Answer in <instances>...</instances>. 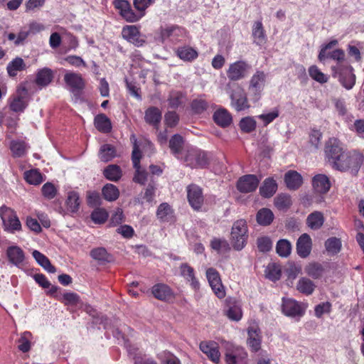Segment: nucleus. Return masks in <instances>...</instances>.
Returning <instances> with one entry per match:
<instances>
[{
    "instance_id": "f257e3e1",
    "label": "nucleus",
    "mask_w": 364,
    "mask_h": 364,
    "mask_svg": "<svg viewBox=\"0 0 364 364\" xmlns=\"http://www.w3.org/2000/svg\"><path fill=\"white\" fill-rule=\"evenodd\" d=\"M154 3L151 0H134V8L139 11L135 13L130 4L126 0H114L113 4L119 10L120 15L127 22H136L144 16L145 10Z\"/></svg>"
},
{
    "instance_id": "f03ea898",
    "label": "nucleus",
    "mask_w": 364,
    "mask_h": 364,
    "mask_svg": "<svg viewBox=\"0 0 364 364\" xmlns=\"http://www.w3.org/2000/svg\"><path fill=\"white\" fill-rule=\"evenodd\" d=\"M363 162V155L356 150L345 151L334 161L333 168L342 171H350L356 175Z\"/></svg>"
},
{
    "instance_id": "7ed1b4c3",
    "label": "nucleus",
    "mask_w": 364,
    "mask_h": 364,
    "mask_svg": "<svg viewBox=\"0 0 364 364\" xmlns=\"http://www.w3.org/2000/svg\"><path fill=\"white\" fill-rule=\"evenodd\" d=\"M226 91L230 95V105L237 111L241 112L250 107L247 93L244 88L235 82H228Z\"/></svg>"
},
{
    "instance_id": "20e7f679",
    "label": "nucleus",
    "mask_w": 364,
    "mask_h": 364,
    "mask_svg": "<svg viewBox=\"0 0 364 364\" xmlns=\"http://www.w3.org/2000/svg\"><path fill=\"white\" fill-rule=\"evenodd\" d=\"M247 226L246 221L238 220L234 223L231 231V243L236 250H241L244 248L247 239Z\"/></svg>"
},
{
    "instance_id": "39448f33",
    "label": "nucleus",
    "mask_w": 364,
    "mask_h": 364,
    "mask_svg": "<svg viewBox=\"0 0 364 364\" xmlns=\"http://www.w3.org/2000/svg\"><path fill=\"white\" fill-rule=\"evenodd\" d=\"M0 216L3 221L4 230L10 233L21 230V223L16 213L7 207L0 208Z\"/></svg>"
},
{
    "instance_id": "423d86ee",
    "label": "nucleus",
    "mask_w": 364,
    "mask_h": 364,
    "mask_svg": "<svg viewBox=\"0 0 364 364\" xmlns=\"http://www.w3.org/2000/svg\"><path fill=\"white\" fill-rule=\"evenodd\" d=\"M250 66L243 60L236 61L231 63L227 70V76L231 81H237L245 78Z\"/></svg>"
},
{
    "instance_id": "0eeeda50",
    "label": "nucleus",
    "mask_w": 364,
    "mask_h": 364,
    "mask_svg": "<svg viewBox=\"0 0 364 364\" xmlns=\"http://www.w3.org/2000/svg\"><path fill=\"white\" fill-rule=\"evenodd\" d=\"M247 353L244 348L232 346L226 349L225 360L227 364H247Z\"/></svg>"
},
{
    "instance_id": "6e6552de",
    "label": "nucleus",
    "mask_w": 364,
    "mask_h": 364,
    "mask_svg": "<svg viewBox=\"0 0 364 364\" xmlns=\"http://www.w3.org/2000/svg\"><path fill=\"white\" fill-rule=\"evenodd\" d=\"M122 36L137 47L142 46L146 42L144 36L141 34L139 28L135 25L124 26L122 30Z\"/></svg>"
},
{
    "instance_id": "1a4fd4ad",
    "label": "nucleus",
    "mask_w": 364,
    "mask_h": 364,
    "mask_svg": "<svg viewBox=\"0 0 364 364\" xmlns=\"http://www.w3.org/2000/svg\"><path fill=\"white\" fill-rule=\"evenodd\" d=\"M141 158V154L139 149V146L135 141L134 144L132 154V160L133 163L134 168L136 169V173L134 177V181L136 183L144 185L147 181L148 173L144 171L141 170L140 167V159Z\"/></svg>"
},
{
    "instance_id": "9d476101",
    "label": "nucleus",
    "mask_w": 364,
    "mask_h": 364,
    "mask_svg": "<svg viewBox=\"0 0 364 364\" xmlns=\"http://www.w3.org/2000/svg\"><path fill=\"white\" fill-rule=\"evenodd\" d=\"M206 277L215 294L219 299L225 297V291L218 271L214 268H208L206 271Z\"/></svg>"
},
{
    "instance_id": "9b49d317",
    "label": "nucleus",
    "mask_w": 364,
    "mask_h": 364,
    "mask_svg": "<svg viewBox=\"0 0 364 364\" xmlns=\"http://www.w3.org/2000/svg\"><path fill=\"white\" fill-rule=\"evenodd\" d=\"M346 149L342 146L341 141L336 139H330L325 146V153L329 162L333 165Z\"/></svg>"
},
{
    "instance_id": "f8f14e48",
    "label": "nucleus",
    "mask_w": 364,
    "mask_h": 364,
    "mask_svg": "<svg viewBox=\"0 0 364 364\" xmlns=\"http://www.w3.org/2000/svg\"><path fill=\"white\" fill-rule=\"evenodd\" d=\"M185 161L191 168H203L208 164L205 152L200 150L191 149L186 156Z\"/></svg>"
},
{
    "instance_id": "ddd939ff",
    "label": "nucleus",
    "mask_w": 364,
    "mask_h": 364,
    "mask_svg": "<svg viewBox=\"0 0 364 364\" xmlns=\"http://www.w3.org/2000/svg\"><path fill=\"white\" fill-rule=\"evenodd\" d=\"M282 311L287 316L300 317L304 314L305 308L295 300L283 299Z\"/></svg>"
},
{
    "instance_id": "4468645a",
    "label": "nucleus",
    "mask_w": 364,
    "mask_h": 364,
    "mask_svg": "<svg viewBox=\"0 0 364 364\" xmlns=\"http://www.w3.org/2000/svg\"><path fill=\"white\" fill-rule=\"evenodd\" d=\"M248 338L247 343L252 352H257L261 347L262 335L258 326L251 325L247 328Z\"/></svg>"
},
{
    "instance_id": "2eb2a0df",
    "label": "nucleus",
    "mask_w": 364,
    "mask_h": 364,
    "mask_svg": "<svg viewBox=\"0 0 364 364\" xmlns=\"http://www.w3.org/2000/svg\"><path fill=\"white\" fill-rule=\"evenodd\" d=\"M188 200L194 210H199L203 203L202 189L196 185H190L187 188Z\"/></svg>"
},
{
    "instance_id": "dca6fc26",
    "label": "nucleus",
    "mask_w": 364,
    "mask_h": 364,
    "mask_svg": "<svg viewBox=\"0 0 364 364\" xmlns=\"http://www.w3.org/2000/svg\"><path fill=\"white\" fill-rule=\"evenodd\" d=\"M199 348L211 361L216 364L219 363L220 353L218 343L213 341H202L199 345Z\"/></svg>"
},
{
    "instance_id": "f3484780",
    "label": "nucleus",
    "mask_w": 364,
    "mask_h": 364,
    "mask_svg": "<svg viewBox=\"0 0 364 364\" xmlns=\"http://www.w3.org/2000/svg\"><path fill=\"white\" fill-rule=\"evenodd\" d=\"M259 180L255 175H245L237 181V189L242 193H250L256 190Z\"/></svg>"
},
{
    "instance_id": "a211bd4d",
    "label": "nucleus",
    "mask_w": 364,
    "mask_h": 364,
    "mask_svg": "<svg viewBox=\"0 0 364 364\" xmlns=\"http://www.w3.org/2000/svg\"><path fill=\"white\" fill-rule=\"evenodd\" d=\"M27 90L25 87L18 89L17 94L10 103V109L15 112H21L27 107Z\"/></svg>"
},
{
    "instance_id": "6ab92c4d",
    "label": "nucleus",
    "mask_w": 364,
    "mask_h": 364,
    "mask_svg": "<svg viewBox=\"0 0 364 364\" xmlns=\"http://www.w3.org/2000/svg\"><path fill=\"white\" fill-rule=\"evenodd\" d=\"M333 69L339 71V81L347 90H350L355 82V76L353 73V68L348 66L343 70L341 66Z\"/></svg>"
},
{
    "instance_id": "aec40b11",
    "label": "nucleus",
    "mask_w": 364,
    "mask_h": 364,
    "mask_svg": "<svg viewBox=\"0 0 364 364\" xmlns=\"http://www.w3.org/2000/svg\"><path fill=\"white\" fill-rule=\"evenodd\" d=\"M312 241L310 236L306 234H302L296 242V252L299 257L302 258L307 257L311 251Z\"/></svg>"
},
{
    "instance_id": "412c9836",
    "label": "nucleus",
    "mask_w": 364,
    "mask_h": 364,
    "mask_svg": "<svg viewBox=\"0 0 364 364\" xmlns=\"http://www.w3.org/2000/svg\"><path fill=\"white\" fill-rule=\"evenodd\" d=\"M266 81V74L263 71H257L251 77L249 89L259 96L262 91Z\"/></svg>"
},
{
    "instance_id": "4be33fe9",
    "label": "nucleus",
    "mask_w": 364,
    "mask_h": 364,
    "mask_svg": "<svg viewBox=\"0 0 364 364\" xmlns=\"http://www.w3.org/2000/svg\"><path fill=\"white\" fill-rule=\"evenodd\" d=\"M64 80L72 92L81 90L85 87L84 80L78 73L68 72L64 75Z\"/></svg>"
},
{
    "instance_id": "5701e85b",
    "label": "nucleus",
    "mask_w": 364,
    "mask_h": 364,
    "mask_svg": "<svg viewBox=\"0 0 364 364\" xmlns=\"http://www.w3.org/2000/svg\"><path fill=\"white\" fill-rule=\"evenodd\" d=\"M181 275L189 282L191 287L196 290L200 287V284L195 276L194 269L187 263H183L180 266Z\"/></svg>"
},
{
    "instance_id": "b1692460",
    "label": "nucleus",
    "mask_w": 364,
    "mask_h": 364,
    "mask_svg": "<svg viewBox=\"0 0 364 364\" xmlns=\"http://www.w3.org/2000/svg\"><path fill=\"white\" fill-rule=\"evenodd\" d=\"M312 185L316 192L319 193H327L331 188V182L325 174H317L312 179Z\"/></svg>"
},
{
    "instance_id": "393cba45",
    "label": "nucleus",
    "mask_w": 364,
    "mask_h": 364,
    "mask_svg": "<svg viewBox=\"0 0 364 364\" xmlns=\"http://www.w3.org/2000/svg\"><path fill=\"white\" fill-rule=\"evenodd\" d=\"M151 292L154 296L161 301H168L173 298L172 290L166 284H157L152 287Z\"/></svg>"
},
{
    "instance_id": "a878e982",
    "label": "nucleus",
    "mask_w": 364,
    "mask_h": 364,
    "mask_svg": "<svg viewBox=\"0 0 364 364\" xmlns=\"http://www.w3.org/2000/svg\"><path fill=\"white\" fill-rule=\"evenodd\" d=\"M284 181L289 189L296 190L302 185L303 178L297 171L291 170L285 173Z\"/></svg>"
},
{
    "instance_id": "bb28decb",
    "label": "nucleus",
    "mask_w": 364,
    "mask_h": 364,
    "mask_svg": "<svg viewBox=\"0 0 364 364\" xmlns=\"http://www.w3.org/2000/svg\"><path fill=\"white\" fill-rule=\"evenodd\" d=\"M156 215L162 222H173L174 220L173 210L167 203H163L158 207Z\"/></svg>"
},
{
    "instance_id": "cd10ccee",
    "label": "nucleus",
    "mask_w": 364,
    "mask_h": 364,
    "mask_svg": "<svg viewBox=\"0 0 364 364\" xmlns=\"http://www.w3.org/2000/svg\"><path fill=\"white\" fill-rule=\"evenodd\" d=\"M214 122L221 127H227L232 123V116L225 109H219L213 114Z\"/></svg>"
},
{
    "instance_id": "c85d7f7f",
    "label": "nucleus",
    "mask_w": 364,
    "mask_h": 364,
    "mask_svg": "<svg viewBox=\"0 0 364 364\" xmlns=\"http://www.w3.org/2000/svg\"><path fill=\"white\" fill-rule=\"evenodd\" d=\"M6 255L9 262L16 266L21 264L24 259L23 251L18 246L9 247Z\"/></svg>"
},
{
    "instance_id": "c756f323",
    "label": "nucleus",
    "mask_w": 364,
    "mask_h": 364,
    "mask_svg": "<svg viewBox=\"0 0 364 364\" xmlns=\"http://www.w3.org/2000/svg\"><path fill=\"white\" fill-rule=\"evenodd\" d=\"M183 29L177 26H169L161 28L160 30V36L162 41L168 38L173 40H178L179 36H183Z\"/></svg>"
},
{
    "instance_id": "7c9ffc66",
    "label": "nucleus",
    "mask_w": 364,
    "mask_h": 364,
    "mask_svg": "<svg viewBox=\"0 0 364 364\" xmlns=\"http://www.w3.org/2000/svg\"><path fill=\"white\" fill-rule=\"evenodd\" d=\"M277 190V183L272 178H266L259 188L260 194L264 198L272 197Z\"/></svg>"
},
{
    "instance_id": "2f4dec72",
    "label": "nucleus",
    "mask_w": 364,
    "mask_h": 364,
    "mask_svg": "<svg viewBox=\"0 0 364 364\" xmlns=\"http://www.w3.org/2000/svg\"><path fill=\"white\" fill-rule=\"evenodd\" d=\"M324 223V217L321 212L314 211L309 214L306 218V225L311 230L320 229Z\"/></svg>"
},
{
    "instance_id": "473e14b6",
    "label": "nucleus",
    "mask_w": 364,
    "mask_h": 364,
    "mask_svg": "<svg viewBox=\"0 0 364 364\" xmlns=\"http://www.w3.org/2000/svg\"><path fill=\"white\" fill-rule=\"evenodd\" d=\"M144 119L148 124L157 127L161 119V112L156 107H149L145 111Z\"/></svg>"
},
{
    "instance_id": "72a5a7b5",
    "label": "nucleus",
    "mask_w": 364,
    "mask_h": 364,
    "mask_svg": "<svg viewBox=\"0 0 364 364\" xmlns=\"http://www.w3.org/2000/svg\"><path fill=\"white\" fill-rule=\"evenodd\" d=\"M254 43L258 46L264 45L266 41V35L261 21H256L252 28Z\"/></svg>"
},
{
    "instance_id": "f704fd0d",
    "label": "nucleus",
    "mask_w": 364,
    "mask_h": 364,
    "mask_svg": "<svg viewBox=\"0 0 364 364\" xmlns=\"http://www.w3.org/2000/svg\"><path fill=\"white\" fill-rule=\"evenodd\" d=\"M26 65L21 58L17 57L11 61L6 68L7 73L10 77H15L18 72L25 70Z\"/></svg>"
},
{
    "instance_id": "c9c22d12",
    "label": "nucleus",
    "mask_w": 364,
    "mask_h": 364,
    "mask_svg": "<svg viewBox=\"0 0 364 364\" xmlns=\"http://www.w3.org/2000/svg\"><path fill=\"white\" fill-rule=\"evenodd\" d=\"M94 123L96 129L103 133H108L112 129L110 120L103 114L97 115Z\"/></svg>"
},
{
    "instance_id": "e433bc0d",
    "label": "nucleus",
    "mask_w": 364,
    "mask_h": 364,
    "mask_svg": "<svg viewBox=\"0 0 364 364\" xmlns=\"http://www.w3.org/2000/svg\"><path fill=\"white\" fill-rule=\"evenodd\" d=\"M117 156V151L111 144H103L100 149L99 157L102 161L107 162L111 161Z\"/></svg>"
},
{
    "instance_id": "4c0bfd02",
    "label": "nucleus",
    "mask_w": 364,
    "mask_h": 364,
    "mask_svg": "<svg viewBox=\"0 0 364 364\" xmlns=\"http://www.w3.org/2000/svg\"><path fill=\"white\" fill-rule=\"evenodd\" d=\"M33 257L35 258L36 262L43 267L48 272L54 273L56 269L54 266H53L48 259L44 255L41 253L38 250H34L32 253Z\"/></svg>"
},
{
    "instance_id": "58836bf2",
    "label": "nucleus",
    "mask_w": 364,
    "mask_h": 364,
    "mask_svg": "<svg viewBox=\"0 0 364 364\" xmlns=\"http://www.w3.org/2000/svg\"><path fill=\"white\" fill-rule=\"evenodd\" d=\"M315 287L314 283L306 277L301 278L296 284L297 290L306 295H311L314 292Z\"/></svg>"
},
{
    "instance_id": "ea45409f",
    "label": "nucleus",
    "mask_w": 364,
    "mask_h": 364,
    "mask_svg": "<svg viewBox=\"0 0 364 364\" xmlns=\"http://www.w3.org/2000/svg\"><path fill=\"white\" fill-rule=\"evenodd\" d=\"M53 79V73L49 68H43L40 70L36 75V82L39 86L48 85Z\"/></svg>"
},
{
    "instance_id": "a19ab883",
    "label": "nucleus",
    "mask_w": 364,
    "mask_h": 364,
    "mask_svg": "<svg viewBox=\"0 0 364 364\" xmlns=\"http://www.w3.org/2000/svg\"><path fill=\"white\" fill-rule=\"evenodd\" d=\"M341 240L336 237L328 238L325 242L326 250L330 255L338 254L341 251Z\"/></svg>"
},
{
    "instance_id": "79ce46f5",
    "label": "nucleus",
    "mask_w": 364,
    "mask_h": 364,
    "mask_svg": "<svg viewBox=\"0 0 364 364\" xmlns=\"http://www.w3.org/2000/svg\"><path fill=\"white\" fill-rule=\"evenodd\" d=\"M104 198L108 201L116 200L119 196V191L117 187L112 183L106 184L102 190Z\"/></svg>"
},
{
    "instance_id": "37998d69",
    "label": "nucleus",
    "mask_w": 364,
    "mask_h": 364,
    "mask_svg": "<svg viewBox=\"0 0 364 364\" xmlns=\"http://www.w3.org/2000/svg\"><path fill=\"white\" fill-rule=\"evenodd\" d=\"M274 219V214L268 208H262L257 213V221L261 225H269Z\"/></svg>"
},
{
    "instance_id": "c03bdc74",
    "label": "nucleus",
    "mask_w": 364,
    "mask_h": 364,
    "mask_svg": "<svg viewBox=\"0 0 364 364\" xmlns=\"http://www.w3.org/2000/svg\"><path fill=\"white\" fill-rule=\"evenodd\" d=\"M324 272L323 266L317 262L309 264L305 267V272L314 279H318L322 277Z\"/></svg>"
},
{
    "instance_id": "a18cd8bd",
    "label": "nucleus",
    "mask_w": 364,
    "mask_h": 364,
    "mask_svg": "<svg viewBox=\"0 0 364 364\" xmlns=\"http://www.w3.org/2000/svg\"><path fill=\"white\" fill-rule=\"evenodd\" d=\"M65 203L69 211L72 213L77 212L80 206L79 194L75 191L69 192Z\"/></svg>"
},
{
    "instance_id": "49530a36",
    "label": "nucleus",
    "mask_w": 364,
    "mask_h": 364,
    "mask_svg": "<svg viewBox=\"0 0 364 364\" xmlns=\"http://www.w3.org/2000/svg\"><path fill=\"white\" fill-rule=\"evenodd\" d=\"M104 175L109 181H117L122 177V170L117 165H109L105 169Z\"/></svg>"
},
{
    "instance_id": "de8ad7c7",
    "label": "nucleus",
    "mask_w": 364,
    "mask_h": 364,
    "mask_svg": "<svg viewBox=\"0 0 364 364\" xmlns=\"http://www.w3.org/2000/svg\"><path fill=\"white\" fill-rule=\"evenodd\" d=\"M177 55L183 60L191 61L197 58L198 53L193 48L188 46L179 48L177 51Z\"/></svg>"
},
{
    "instance_id": "09e8293b",
    "label": "nucleus",
    "mask_w": 364,
    "mask_h": 364,
    "mask_svg": "<svg viewBox=\"0 0 364 364\" xmlns=\"http://www.w3.org/2000/svg\"><path fill=\"white\" fill-rule=\"evenodd\" d=\"M157 358L161 361V364H181L179 358L168 350L158 353Z\"/></svg>"
},
{
    "instance_id": "8fccbe9b",
    "label": "nucleus",
    "mask_w": 364,
    "mask_h": 364,
    "mask_svg": "<svg viewBox=\"0 0 364 364\" xmlns=\"http://www.w3.org/2000/svg\"><path fill=\"white\" fill-rule=\"evenodd\" d=\"M24 178L28 183L36 186L40 184L43 181L41 173L36 169L26 171L24 173Z\"/></svg>"
},
{
    "instance_id": "3c124183",
    "label": "nucleus",
    "mask_w": 364,
    "mask_h": 364,
    "mask_svg": "<svg viewBox=\"0 0 364 364\" xmlns=\"http://www.w3.org/2000/svg\"><path fill=\"white\" fill-rule=\"evenodd\" d=\"M291 250V245L287 240H279L276 246L277 253L282 257H288Z\"/></svg>"
},
{
    "instance_id": "603ef678",
    "label": "nucleus",
    "mask_w": 364,
    "mask_h": 364,
    "mask_svg": "<svg viewBox=\"0 0 364 364\" xmlns=\"http://www.w3.org/2000/svg\"><path fill=\"white\" fill-rule=\"evenodd\" d=\"M91 257L99 262H109L110 255L104 247L94 248L90 253Z\"/></svg>"
},
{
    "instance_id": "864d4df0",
    "label": "nucleus",
    "mask_w": 364,
    "mask_h": 364,
    "mask_svg": "<svg viewBox=\"0 0 364 364\" xmlns=\"http://www.w3.org/2000/svg\"><path fill=\"white\" fill-rule=\"evenodd\" d=\"M185 99L184 95L179 91H171L168 96V104L171 108H177Z\"/></svg>"
},
{
    "instance_id": "5fc2aeb1",
    "label": "nucleus",
    "mask_w": 364,
    "mask_h": 364,
    "mask_svg": "<svg viewBox=\"0 0 364 364\" xmlns=\"http://www.w3.org/2000/svg\"><path fill=\"white\" fill-rule=\"evenodd\" d=\"M10 149L14 157H21L26 153V145L21 141H12L10 144Z\"/></svg>"
},
{
    "instance_id": "6e6d98bb",
    "label": "nucleus",
    "mask_w": 364,
    "mask_h": 364,
    "mask_svg": "<svg viewBox=\"0 0 364 364\" xmlns=\"http://www.w3.org/2000/svg\"><path fill=\"white\" fill-rule=\"evenodd\" d=\"M31 337V333L28 331L23 332L20 338L18 340V349L23 352H28L31 348L30 339Z\"/></svg>"
},
{
    "instance_id": "4d7b16f0",
    "label": "nucleus",
    "mask_w": 364,
    "mask_h": 364,
    "mask_svg": "<svg viewBox=\"0 0 364 364\" xmlns=\"http://www.w3.org/2000/svg\"><path fill=\"white\" fill-rule=\"evenodd\" d=\"M239 125L242 132L250 133L255 129L256 121L253 117H246L240 120Z\"/></svg>"
},
{
    "instance_id": "13d9d810",
    "label": "nucleus",
    "mask_w": 364,
    "mask_h": 364,
    "mask_svg": "<svg viewBox=\"0 0 364 364\" xmlns=\"http://www.w3.org/2000/svg\"><path fill=\"white\" fill-rule=\"evenodd\" d=\"M309 74L312 79L320 83H325L328 79L316 65H311L309 68Z\"/></svg>"
},
{
    "instance_id": "bf43d9fd",
    "label": "nucleus",
    "mask_w": 364,
    "mask_h": 364,
    "mask_svg": "<svg viewBox=\"0 0 364 364\" xmlns=\"http://www.w3.org/2000/svg\"><path fill=\"white\" fill-rule=\"evenodd\" d=\"M183 140L179 134L173 135L169 141V147L174 154H179L181 151Z\"/></svg>"
},
{
    "instance_id": "052dcab7",
    "label": "nucleus",
    "mask_w": 364,
    "mask_h": 364,
    "mask_svg": "<svg viewBox=\"0 0 364 364\" xmlns=\"http://www.w3.org/2000/svg\"><path fill=\"white\" fill-rule=\"evenodd\" d=\"M266 277L272 281H277L281 277V269L279 266L274 264H269L265 270Z\"/></svg>"
},
{
    "instance_id": "680f3d73",
    "label": "nucleus",
    "mask_w": 364,
    "mask_h": 364,
    "mask_svg": "<svg viewBox=\"0 0 364 364\" xmlns=\"http://www.w3.org/2000/svg\"><path fill=\"white\" fill-rule=\"evenodd\" d=\"M274 204L279 210L287 209L291 204V198L285 194L279 195L274 199Z\"/></svg>"
},
{
    "instance_id": "e2e57ef3",
    "label": "nucleus",
    "mask_w": 364,
    "mask_h": 364,
    "mask_svg": "<svg viewBox=\"0 0 364 364\" xmlns=\"http://www.w3.org/2000/svg\"><path fill=\"white\" fill-rule=\"evenodd\" d=\"M210 246L218 252L230 250L229 243L225 239L213 238L210 242Z\"/></svg>"
},
{
    "instance_id": "0e129e2a",
    "label": "nucleus",
    "mask_w": 364,
    "mask_h": 364,
    "mask_svg": "<svg viewBox=\"0 0 364 364\" xmlns=\"http://www.w3.org/2000/svg\"><path fill=\"white\" fill-rule=\"evenodd\" d=\"M108 215L106 210L100 208L95 209L91 214L92 220L98 224L103 223L107 219Z\"/></svg>"
},
{
    "instance_id": "69168bd1",
    "label": "nucleus",
    "mask_w": 364,
    "mask_h": 364,
    "mask_svg": "<svg viewBox=\"0 0 364 364\" xmlns=\"http://www.w3.org/2000/svg\"><path fill=\"white\" fill-rule=\"evenodd\" d=\"M208 106V102L202 98H197L191 102V108L197 114L202 113L206 110Z\"/></svg>"
},
{
    "instance_id": "338daca9",
    "label": "nucleus",
    "mask_w": 364,
    "mask_h": 364,
    "mask_svg": "<svg viewBox=\"0 0 364 364\" xmlns=\"http://www.w3.org/2000/svg\"><path fill=\"white\" fill-rule=\"evenodd\" d=\"M331 311V304L328 301L320 303L314 308L315 316L317 318H321L324 314H328Z\"/></svg>"
},
{
    "instance_id": "774afa93",
    "label": "nucleus",
    "mask_w": 364,
    "mask_h": 364,
    "mask_svg": "<svg viewBox=\"0 0 364 364\" xmlns=\"http://www.w3.org/2000/svg\"><path fill=\"white\" fill-rule=\"evenodd\" d=\"M257 247L260 252H268L272 249V242L268 237H262L257 239Z\"/></svg>"
}]
</instances>
